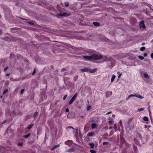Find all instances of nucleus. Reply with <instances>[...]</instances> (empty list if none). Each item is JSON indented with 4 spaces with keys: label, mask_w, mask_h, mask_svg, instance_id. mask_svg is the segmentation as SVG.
<instances>
[{
    "label": "nucleus",
    "mask_w": 153,
    "mask_h": 153,
    "mask_svg": "<svg viewBox=\"0 0 153 153\" xmlns=\"http://www.w3.org/2000/svg\"><path fill=\"white\" fill-rule=\"evenodd\" d=\"M30 134H28L27 135H24L23 136V137H25L26 138H27L29 137L30 135Z\"/></svg>",
    "instance_id": "cd10ccee"
},
{
    "label": "nucleus",
    "mask_w": 153,
    "mask_h": 153,
    "mask_svg": "<svg viewBox=\"0 0 153 153\" xmlns=\"http://www.w3.org/2000/svg\"><path fill=\"white\" fill-rule=\"evenodd\" d=\"M151 57L152 58V59H153V53H151Z\"/></svg>",
    "instance_id": "864d4df0"
},
{
    "label": "nucleus",
    "mask_w": 153,
    "mask_h": 153,
    "mask_svg": "<svg viewBox=\"0 0 153 153\" xmlns=\"http://www.w3.org/2000/svg\"><path fill=\"white\" fill-rule=\"evenodd\" d=\"M75 98L74 97H72L71 99V100L68 103V105H71V104H72V103L74 102L75 100Z\"/></svg>",
    "instance_id": "39448f33"
},
{
    "label": "nucleus",
    "mask_w": 153,
    "mask_h": 153,
    "mask_svg": "<svg viewBox=\"0 0 153 153\" xmlns=\"http://www.w3.org/2000/svg\"><path fill=\"white\" fill-rule=\"evenodd\" d=\"M143 75L144 77L146 78H149V76L147 74L144 73Z\"/></svg>",
    "instance_id": "4be33fe9"
},
{
    "label": "nucleus",
    "mask_w": 153,
    "mask_h": 153,
    "mask_svg": "<svg viewBox=\"0 0 153 153\" xmlns=\"http://www.w3.org/2000/svg\"><path fill=\"white\" fill-rule=\"evenodd\" d=\"M36 72V68H34V71H33V73H32V75H33Z\"/></svg>",
    "instance_id": "a18cd8bd"
},
{
    "label": "nucleus",
    "mask_w": 153,
    "mask_h": 153,
    "mask_svg": "<svg viewBox=\"0 0 153 153\" xmlns=\"http://www.w3.org/2000/svg\"><path fill=\"white\" fill-rule=\"evenodd\" d=\"M145 45V42H143L142 44V45Z\"/></svg>",
    "instance_id": "774afa93"
},
{
    "label": "nucleus",
    "mask_w": 153,
    "mask_h": 153,
    "mask_svg": "<svg viewBox=\"0 0 153 153\" xmlns=\"http://www.w3.org/2000/svg\"><path fill=\"white\" fill-rule=\"evenodd\" d=\"M138 58L140 60H143L144 59V57L140 56H138Z\"/></svg>",
    "instance_id": "c9c22d12"
},
{
    "label": "nucleus",
    "mask_w": 153,
    "mask_h": 153,
    "mask_svg": "<svg viewBox=\"0 0 153 153\" xmlns=\"http://www.w3.org/2000/svg\"><path fill=\"white\" fill-rule=\"evenodd\" d=\"M144 127L145 128H149L150 127V126L149 125H145Z\"/></svg>",
    "instance_id": "c03bdc74"
},
{
    "label": "nucleus",
    "mask_w": 153,
    "mask_h": 153,
    "mask_svg": "<svg viewBox=\"0 0 153 153\" xmlns=\"http://www.w3.org/2000/svg\"><path fill=\"white\" fill-rule=\"evenodd\" d=\"M147 54L146 53H145L143 54V56L144 57H146L147 56Z\"/></svg>",
    "instance_id": "3c124183"
},
{
    "label": "nucleus",
    "mask_w": 153,
    "mask_h": 153,
    "mask_svg": "<svg viewBox=\"0 0 153 153\" xmlns=\"http://www.w3.org/2000/svg\"><path fill=\"white\" fill-rule=\"evenodd\" d=\"M108 142H104L103 143V145H107L108 144Z\"/></svg>",
    "instance_id": "e433bc0d"
},
{
    "label": "nucleus",
    "mask_w": 153,
    "mask_h": 153,
    "mask_svg": "<svg viewBox=\"0 0 153 153\" xmlns=\"http://www.w3.org/2000/svg\"><path fill=\"white\" fill-rule=\"evenodd\" d=\"M144 109H145L144 108H140L139 109H138V111H142L144 110Z\"/></svg>",
    "instance_id": "473e14b6"
},
{
    "label": "nucleus",
    "mask_w": 153,
    "mask_h": 153,
    "mask_svg": "<svg viewBox=\"0 0 153 153\" xmlns=\"http://www.w3.org/2000/svg\"><path fill=\"white\" fill-rule=\"evenodd\" d=\"M67 95H65L64 97H63V100H65V99H66V98H67Z\"/></svg>",
    "instance_id": "37998d69"
},
{
    "label": "nucleus",
    "mask_w": 153,
    "mask_h": 153,
    "mask_svg": "<svg viewBox=\"0 0 153 153\" xmlns=\"http://www.w3.org/2000/svg\"><path fill=\"white\" fill-rule=\"evenodd\" d=\"M143 119L145 121H149V118L146 116L144 117L143 118Z\"/></svg>",
    "instance_id": "6ab92c4d"
},
{
    "label": "nucleus",
    "mask_w": 153,
    "mask_h": 153,
    "mask_svg": "<svg viewBox=\"0 0 153 153\" xmlns=\"http://www.w3.org/2000/svg\"><path fill=\"white\" fill-rule=\"evenodd\" d=\"M17 30H18V28H16V27L13 28L11 29V32L12 33H14L16 32V31H17Z\"/></svg>",
    "instance_id": "9b49d317"
},
{
    "label": "nucleus",
    "mask_w": 153,
    "mask_h": 153,
    "mask_svg": "<svg viewBox=\"0 0 153 153\" xmlns=\"http://www.w3.org/2000/svg\"><path fill=\"white\" fill-rule=\"evenodd\" d=\"M117 125H114V128L116 130H117Z\"/></svg>",
    "instance_id": "de8ad7c7"
},
{
    "label": "nucleus",
    "mask_w": 153,
    "mask_h": 153,
    "mask_svg": "<svg viewBox=\"0 0 153 153\" xmlns=\"http://www.w3.org/2000/svg\"><path fill=\"white\" fill-rule=\"evenodd\" d=\"M77 96V94L76 93L73 97L76 99V97Z\"/></svg>",
    "instance_id": "49530a36"
},
{
    "label": "nucleus",
    "mask_w": 153,
    "mask_h": 153,
    "mask_svg": "<svg viewBox=\"0 0 153 153\" xmlns=\"http://www.w3.org/2000/svg\"><path fill=\"white\" fill-rule=\"evenodd\" d=\"M91 108V106L90 105L88 106L87 108V110L88 111Z\"/></svg>",
    "instance_id": "58836bf2"
},
{
    "label": "nucleus",
    "mask_w": 153,
    "mask_h": 153,
    "mask_svg": "<svg viewBox=\"0 0 153 153\" xmlns=\"http://www.w3.org/2000/svg\"><path fill=\"white\" fill-rule=\"evenodd\" d=\"M139 26L140 28L143 29L146 28V27L144 24V22L143 20L141 21L139 23Z\"/></svg>",
    "instance_id": "7ed1b4c3"
},
{
    "label": "nucleus",
    "mask_w": 153,
    "mask_h": 153,
    "mask_svg": "<svg viewBox=\"0 0 153 153\" xmlns=\"http://www.w3.org/2000/svg\"><path fill=\"white\" fill-rule=\"evenodd\" d=\"M81 70L82 72L89 71V69L87 67H85L83 69H81Z\"/></svg>",
    "instance_id": "6e6552de"
},
{
    "label": "nucleus",
    "mask_w": 153,
    "mask_h": 153,
    "mask_svg": "<svg viewBox=\"0 0 153 153\" xmlns=\"http://www.w3.org/2000/svg\"><path fill=\"white\" fill-rule=\"evenodd\" d=\"M33 125H30L28 127H27V129H30L32 127Z\"/></svg>",
    "instance_id": "4c0bfd02"
},
{
    "label": "nucleus",
    "mask_w": 153,
    "mask_h": 153,
    "mask_svg": "<svg viewBox=\"0 0 153 153\" xmlns=\"http://www.w3.org/2000/svg\"><path fill=\"white\" fill-rule=\"evenodd\" d=\"M31 117H32V115H27L25 117V119L27 120V118H31Z\"/></svg>",
    "instance_id": "72a5a7b5"
},
{
    "label": "nucleus",
    "mask_w": 153,
    "mask_h": 153,
    "mask_svg": "<svg viewBox=\"0 0 153 153\" xmlns=\"http://www.w3.org/2000/svg\"><path fill=\"white\" fill-rule=\"evenodd\" d=\"M72 48L73 49L75 50H81V49L80 48H75L74 47L72 46Z\"/></svg>",
    "instance_id": "5701e85b"
},
{
    "label": "nucleus",
    "mask_w": 153,
    "mask_h": 153,
    "mask_svg": "<svg viewBox=\"0 0 153 153\" xmlns=\"http://www.w3.org/2000/svg\"><path fill=\"white\" fill-rule=\"evenodd\" d=\"M122 74H120L119 75V76H118V78H120V77L122 75Z\"/></svg>",
    "instance_id": "69168bd1"
},
{
    "label": "nucleus",
    "mask_w": 153,
    "mask_h": 153,
    "mask_svg": "<svg viewBox=\"0 0 153 153\" xmlns=\"http://www.w3.org/2000/svg\"><path fill=\"white\" fill-rule=\"evenodd\" d=\"M78 132V129L77 128H76V133H77Z\"/></svg>",
    "instance_id": "338daca9"
},
{
    "label": "nucleus",
    "mask_w": 153,
    "mask_h": 153,
    "mask_svg": "<svg viewBox=\"0 0 153 153\" xmlns=\"http://www.w3.org/2000/svg\"><path fill=\"white\" fill-rule=\"evenodd\" d=\"M78 76L77 75L75 76L73 78V79L74 81H76L77 79Z\"/></svg>",
    "instance_id": "b1692460"
},
{
    "label": "nucleus",
    "mask_w": 153,
    "mask_h": 153,
    "mask_svg": "<svg viewBox=\"0 0 153 153\" xmlns=\"http://www.w3.org/2000/svg\"><path fill=\"white\" fill-rule=\"evenodd\" d=\"M25 91V90L24 89H22L20 91L21 94H22Z\"/></svg>",
    "instance_id": "a19ab883"
},
{
    "label": "nucleus",
    "mask_w": 153,
    "mask_h": 153,
    "mask_svg": "<svg viewBox=\"0 0 153 153\" xmlns=\"http://www.w3.org/2000/svg\"><path fill=\"white\" fill-rule=\"evenodd\" d=\"M92 129L96 128H97V125H91Z\"/></svg>",
    "instance_id": "7c9ffc66"
},
{
    "label": "nucleus",
    "mask_w": 153,
    "mask_h": 153,
    "mask_svg": "<svg viewBox=\"0 0 153 153\" xmlns=\"http://www.w3.org/2000/svg\"><path fill=\"white\" fill-rule=\"evenodd\" d=\"M114 66V64L113 63H111V65H108L107 66L110 69H111Z\"/></svg>",
    "instance_id": "dca6fc26"
},
{
    "label": "nucleus",
    "mask_w": 153,
    "mask_h": 153,
    "mask_svg": "<svg viewBox=\"0 0 153 153\" xmlns=\"http://www.w3.org/2000/svg\"><path fill=\"white\" fill-rule=\"evenodd\" d=\"M97 68H95L93 70L89 69V72L90 73H94L96 72L97 71Z\"/></svg>",
    "instance_id": "9d476101"
},
{
    "label": "nucleus",
    "mask_w": 153,
    "mask_h": 153,
    "mask_svg": "<svg viewBox=\"0 0 153 153\" xmlns=\"http://www.w3.org/2000/svg\"><path fill=\"white\" fill-rule=\"evenodd\" d=\"M71 14L70 13H68L66 12H65L63 13V16L66 17L70 16Z\"/></svg>",
    "instance_id": "1a4fd4ad"
},
{
    "label": "nucleus",
    "mask_w": 153,
    "mask_h": 153,
    "mask_svg": "<svg viewBox=\"0 0 153 153\" xmlns=\"http://www.w3.org/2000/svg\"><path fill=\"white\" fill-rule=\"evenodd\" d=\"M116 77V76L115 75H113L112 76L111 79V82H113L114 80V79Z\"/></svg>",
    "instance_id": "a211bd4d"
},
{
    "label": "nucleus",
    "mask_w": 153,
    "mask_h": 153,
    "mask_svg": "<svg viewBox=\"0 0 153 153\" xmlns=\"http://www.w3.org/2000/svg\"><path fill=\"white\" fill-rule=\"evenodd\" d=\"M7 122L6 120H4L3 121V122H2V124L5 123L6 122Z\"/></svg>",
    "instance_id": "6e6d98bb"
},
{
    "label": "nucleus",
    "mask_w": 153,
    "mask_h": 153,
    "mask_svg": "<svg viewBox=\"0 0 153 153\" xmlns=\"http://www.w3.org/2000/svg\"><path fill=\"white\" fill-rule=\"evenodd\" d=\"M22 143H19V145L20 146H22Z\"/></svg>",
    "instance_id": "bf43d9fd"
},
{
    "label": "nucleus",
    "mask_w": 153,
    "mask_h": 153,
    "mask_svg": "<svg viewBox=\"0 0 153 153\" xmlns=\"http://www.w3.org/2000/svg\"><path fill=\"white\" fill-rule=\"evenodd\" d=\"M119 123H120V124H122V121L121 120H120L119 121Z\"/></svg>",
    "instance_id": "680f3d73"
},
{
    "label": "nucleus",
    "mask_w": 153,
    "mask_h": 153,
    "mask_svg": "<svg viewBox=\"0 0 153 153\" xmlns=\"http://www.w3.org/2000/svg\"><path fill=\"white\" fill-rule=\"evenodd\" d=\"M90 152L91 153H96V151L94 150H90Z\"/></svg>",
    "instance_id": "f704fd0d"
},
{
    "label": "nucleus",
    "mask_w": 153,
    "mask_h": 153,
    "mask_svg": "<svg viewBox=\"0 0 153 153\" xmlns=\"http://www.w3.org/2000/svg\"><path fill=\"white\" fill-rule=\"evenodd\" d=\"M8 89L7 88L5 89L4 90V91L3 92V93H2L4 95L6 93H7L8 92Z\"/></svg>",
    "instance_id": "393cba45"
},
{
    "label": "nucleus",
    "mask_w": 153,
    "mask_h": 153,
    "mask_svg": "<svg viewBox=\"0 0 153 153\" xmlns=\"http://www.w3.org/2000/svg\"><path fill=\"white\" fill-rule=\"evenodd\" d=\"M146 49V48L144 46H143V47H141L140 48V50L141 51H144V50H145Z\"/></svg>",
    "instance_id": "c85d7f7f"
},
{
    "label": "nucleus",
    "mask_w": 153,
    "mask_h": 153,
    "mask_svg": "<svg viewBox=\"0 0 153 153\" xmlns=\"http://www.w3.org/2000/svg\"><path fill=\"white\" fill-rule=\"evenodd\" d=\"M69 111V109L67 108H66V109H65V112H68Z\"/></svg>",
    "instance_id": "5fc2aeb1"
},
{
    "label": "nucleus",
    "mask_w": 153,
    "mask_h": 153,
    "mask_svg": "<svg viewBox=\"0 0 153 153\" xmlns=\"http://www.w3.org/2000/svg\"><path fill=\"white\" fill-rule=\"evenodd\" d=\"M74 150V149H70L69 150V151L70 152H72Z\"/></svg>",
    "instance_id": "13d9d810"
},
{
    "label": "nucleus",
    "mask_w": 153,
    "mask_h": 153,
    "mask_svg": "<svg viewBox=\"0 0 153 153\" xmlns=\"http://www.w3.org/2000/svg\"><path fill=\"white\" fill-rule=\"evenodd\" d=\"M2 33V30H0V35H1Z\"/></svg>",
    "instance_id": "e2e57ef3"
},
{
    "label": "nucleus",
    "mask_w": 153,
    "mask_h": 153,
    "mask_svg": "<svg viewBox=\"0 0 153 153\" xmlns=\"http://www.w3.org/2000/svg\"><path fill=\"white\" fill-rule=\"evenodd\" d=\"M93 24L96 27H99L100 26V23L98 22H93Z\"/></svg>",
    "instance_id": "ddd939ff"
},
{
    "label": "nucleus",
    "mask_w": 153,
    "mask_h": 153,
    "mask_svg": "<svg viewBox=\"0 0 153 153\" xmlns=\"http://www.w3.org/2000/svg\"><path fill=\"white\" fill-rule=\"evenodd\" d=\"M94 135V133L93 132H92L91 133H88L87 134L88 136L90 137H92Z\"/></svg>",
    "instance_id": "412c9836"
},
{
    "label": "nucleus",
    "mask_w": 153,
    "mask_h": 153,
    "mask_svg": "<svg viewBox=\"0 0 153 153\" xmlns=\"http://www.w3.org/2000/svg\"><path fill=\"white\" fill-rule=\"evenodd\" d=\"M72 129L73 130V131L74 132V128L72 127L69 126L67 128V129Z\"/></svg>",
    "instance_id": "ea45409f"
},
{
    "label": "nucleus",
    "mask_w": 153,
    "mask_h": 153,
    "mask_svg": "<svg viewBox=\"0 0 153 153\" xmlns=\"http://www.w3.org/2000/svg\"><path fill=\"white\" fill-rule=\"evenodd\" d=\"M10 75V73L7 74H6V76H9Z\"/></svg>",
    "instance_id": "0e129e2a"
},
{
    "label": "nucleus",
    "mask_w": 153,
    "mask_h": 153,
    "mask_svg": "<svg viewBox=\"0 0 153 153\" xmlns=\"http://www.w3.org/2000/svg\"><path fill=\"white\" fill-rule=\"evenodd\" d=\"M13 54H14L13 53H12V52L11 53H10V57H11V58L12 57V56Z\"/></svg>",
    "instance_id": "052dcab7"
},
{
    "label": "nucleus",
    "mask_w": 153,
    "mask_h": 153,
    "mask_svg": "<svg viewBox=\"0 0 153 153\" xmlns=\"http://www.w3.org/2000/svg\"><path fill=\"white\" fill-rule=\"evenodd\" d=\"M10 80H12L13 81H16L15 79H14L12 77H11L10 78Z\"/></svg>",
    "instance_id": "09e8293b"
},
{
    "label": "nucleus",
    "mask_w": 153,
    "mask_h": 153,
    "mask_svg": "<svg viewBox=\"0 0 153 153\" xmlns=\"http://www.w3.org/2000/svg\"><path fill=\"white\" fill-rule=\"evenodd\" d=\"M8 39V37H6L4 38V39L5 40H7Z\"/></svg>",
    "instance_id": "603ef678"
},
{
    "label": "nucleus",
    "mask_w": 153,
    "mask_h": 153,
    "mask_svg": "<svg viewBox=\"0 0 153 153\" xmlns=\"http://www.w3.org/2000/svg\"><path fill=\"white\" fill-rule=\"evenodd\" d=\"M134 97H135L138 98L140 99H142L143 98V97L141 96L139 94H130L128 95V97L126 99V100H128L130 98Z\"/></svg>",
    "instance_id": "f03ea898"
},
{
    "label": "nucleus",
    "mask_w": 153,
    "mask_h": 153,
    "mask_svg": "<svg viewBox=\"0 0 153 153\" xmlns=\"http://www.w3.org/2000/svg\"><path fill=\"white\" fill-rule=\"evenodd\" d=\"M65 143L66 145L70 146L72 144V142L71 140H68L66 141Z\"/></svg>",
    "instance_id": "0eeeda50"
},
{
    "label": "nucleus",
    "mask_w": 153,
    "mask_h": 153,
    "mask_svg": "<svg viewBox=\"0 0 153 153\" xmlns=\"http://www.w3.org/2000/svg\"><path fill=\"white\" fill-rule=\"evenodd\" d=\"M97 118H94L93 119H92L91 120V122H96V121H97Z\"/></svg>",
    "instance_id": "2f4dec72"
},
{
    "label": "nucleus",
    "mask_w": 153,
    "mask_h": 153,
    "mask_svg": "<svg viewBox=\"0 0 153 153\" xmlns=\"http://www.w3.org/2000/svg\"><path fill=\"white\" fill-rule=\"evenodd\" d=\"M114 120L113 119H111V120L108 121V123L109 124H112L114 122Z\"/></svg>",
    "instance_id": "a878e982"
},
{
    "label": "nucleus",
    "mask_w": 153,
    "mask_h": 153,
    "mask_svg": "<svg viewBox=\"0 0 153 153\" xmlns=\"http://www.w3.org/2000/svg\"><path fill=\"white\" fill-rule=\"evenodd\" d=\"M75 98L74 97H72L71 99V100L68 103V105H71V104H72V103L74 102L75 100Z\"/></svg>",
    "instance_id": "423d86ee"
},
{
    "label": "nucleus",
    "mask_w": 153,
    "mask_h": 153,
    "mask_svg": "<svg viewBox=\"0 0 153 153\" xmlns=\"http://www.w3.org/2000/svg\"><path fill=\"white\" fill-rule=\"evenodd\" d=\"M64 4L66 7H68L69 6V3L68 2H65Z\"/></svg>",
    "instance_id": "c756f323"
},
{
    "label": "nucleus",
    "mask_w": 153,
    "mask_h": 153,
    "mask_svg": "<svg viewBox=\"0 0 153 153\" xmlns=\"http://www.w3.org/2000/svg\"><path fill=\"white\" fill-rule=\"evenodd\" d=\"M28 23L30 24V25H34V23L32 22H28Z\"/></svg>",
    "instance_id": "79ce46f5"
},
{
    "label": "nucleus",
    "mask_w": 153,
    "mask_h": 153,
    "mask_svg": "<svg viewBox=\"0 0 153 153\" xmlns=\"http://www.w3.org/2000/svg\"><path fill=\"white\" fill-rule=\"evenodd\" d=\"M38 115V112L36 111L34 114L33 117L34 118H36Z\"/></svg>",
    "instance_id": "4468645a"
},
{
    "label": "nucleus",
    "mask_w": 153,
    "mask_h": 153,
    "mask_svg": "<svg viewBox=\"0 0 153 153\" xmlns=\"http://www.w3.org/2000/svg\"><path fill=\"white\" fill-rule=\"evenodd\" d=\"M75 98L74 97H72L71 99V100L68 103V105H71V104H72V103L74 102L75 100Z\"/></svg>",
    "instance_id": "20e7f679"
},
{
    "label": "nucleus",
    "mask_w": 153,
    "mask_h": 153,
    "mask_svg": "<svg viewBox=\"0 0 153 153\" xmlns=\"http://www.w3.org/2000/svg\"><path fill=\"white\" fill-rule=\"evenodd\" d=\"M112 92L111 91L110 92H107L106 94V97H108L110 96V95H111Z\"/></svg>",
    "instance_id": "f8f14e48"
},
{
    "label": "nucleus",
    "mask_w": 153,
    "mask_h": 153,
    "mask_svg": "<svg viewBox=\"0 0 153 153\" xmlns=\"http://www.w3.org/2000/svg\"><path fill=\"white\" fill-rule=\"evenodd\" d=\"M8 67L7 66L6 67L4 70V71H5L6 70H7L8 69Z\"/></svg>",
    "instance_id": "8fccbe9b"
},
{
    "label": "nucleus",
    "mask_w": 153,
    "mask_h": 153,
    "mask_svg": "<svg viewBox=\"0 0 153 153\" xmlns=\"http://www.w3.org/2000/svg\"><path fill=\"white\" fill-rule=\"evenodd\" d=\"M112 113V111H110V112H109L107 113L106 114H111V113Z\"/></svg>",
    "instance_id": "4d7b16f0"
},
{
    "label": "nucleus",
    "mask_w": 153,
    "mask_h": 153,
    "mask_svg": "<svg viewBox=\"0 0 153 153\" xmlns=\"http://www.w3.org/2000/svg\"><path fill=\"white\" fill-rule=\"evenodd\" d=\"M89 144L91 148L93 149L94 148V144L93 143H89Z\"/></svg>",
    "instance_id": "f3484780"
},
{
    "label": "nucleus",
    "mask_w": 153,
    "mask_h": 153,
    "mask_svg": "<svg viewBox=\"0 0 153 153\" xmlns=\"http://www.w3.org/2000/svg\"><path fill=\"white\" fill-rule=\"evenodd\" d=\"M59 144H57V145H55V146H53L52 148H51V150H53L54 149H56V148L58 147H59Z\"/></svg>",
    "instance_id": "2eb2a0df"
},
{
    "label": "nucleus",
    "mask_w": 153,
    "mask_h": 153,
    "mask_svg": "<svg viewBox=\"0 0 153 153\" xmlns=\"http://www.w3.org/2000/svg\"><path fill=\"white\" fill-rule=\"evenodd\" d=\"M133 149H134L135 152H136V153H137V147L135 146H133Z\"/></svg>",
    "instance_id": "bb28decb"
},
{
    "label": "nucleus",
    "mask_w": 153,
    "mask_h": 153,
    "mask_svg": "<svg viewBox=\"0 0 153 153\" xmlns=\"http://www.w3.org/2000/svg\"><path fill=\"white\" fill-rule=\"evenodd\" d=\"M56 16L57 17H62L63 16V13H58L56 15Z\"/></svg>",
    "instance_id": "aec40b11"
},
{
    "label": "nucleus",
    "mask_w": 153,
    "mask_h": 153,
    "mask_svg": "<svg viewBox=\"0 0 153 153\" xmlns=\"http://www.w3.org/2000/svg\"><path fill=\"white\" fill-rule=\"evenodd\" d=\"M81 56L83 58L82 59L84 60L90 62H93V61L100 60L103 57L102 55H98L96 54H93L90 56Z\"/></svg>",
    "instance_id": "f257e3e1"
}]
</instances>
